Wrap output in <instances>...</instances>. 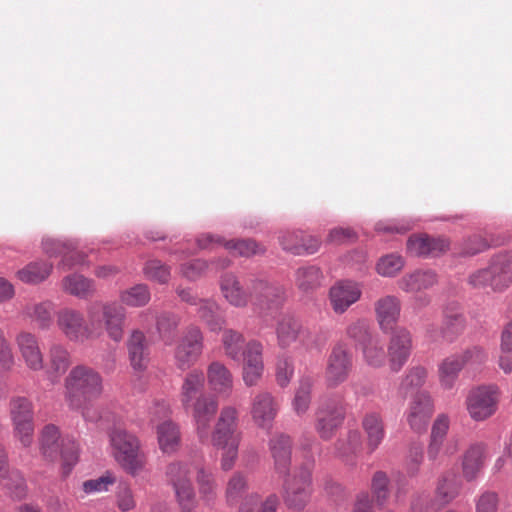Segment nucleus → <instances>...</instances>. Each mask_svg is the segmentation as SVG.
Listing matches in <instances>:
<instances>
[{
	"instance_id": "f257e3e1",
	"label": "nucleus",
	"mask_w": 512,
	"mask_h": 512,
	"mask_svg": "<svg viewBox=\"0 0 512 512\" xmlns=\"http://www.w3.org/2000/svg\"><path fill=\"white\" fill-rule=\"evenodd\" d=\"M87 317L74 308L65 307L56 315V324L64 337L83 344L97 338L105 330L116 343L122 341L125 331L126 310L116 301H95L87 306Z\"/></svg>"
},
{
	"instance_id": "f03ea898",
	"label": "nucleus",
	"mask_w": 512,
	"mask_h": 512,
	"mask_svg": "<svg viewBox=\"0 0 512 512\" xmlns=\"http://www.w3.org/2000/svg\"><path fill=\"white\" fill-rule=\"evenodd\" d=\"M179 397L184 410L192 417L199 440L207 443L210 424L217 414L219 403L215 395L205 391V376L201 370L194 369L185 375Z\"/></svg>"
},
{
	"instance_id": "7ed1b4c3",
	"label": "nucleus",
	"mask_w": 512,
	"mask_h": 512,
	"mask_svg": "<svg viewBox=\"0 0 512 512\" xmlns=\"http://www.w3.org/2000/svg\"><path fill=\"white\" fill-rule=\"evenodd\" d=\"M103 390L102 375L90 366L77 365L64 379V399L69 408H79L97 400Z\"/></svg>"
},
{
	"instance_id": "20e7f679",
	"label": "nucleus",
	"mask_w": 512,
	"mask_h": 512,
	"mask_svg": "<svg viewBox=\"0 0 512 512\" xmlns=\"http://www.w3.org/2000/svg\"><path fill=\"white\" fill-rule=\"evenodd\" d=\"M238 409L232 405L221 408L214 428L210 427V438L207 443L221 449V468L230 470L238 456L240 436L238 428Z\"/></svg>"
},
{
	"instance_id": "39448f33",
	"label": "nucleus",
	"mask_w": 512,
	"mask_h": 512,
	"mask_svg": "<svg viewBox=\"0 0 512 512\" xmlns=\"http://www.w3.org/2000/svg\"><path fill=\"white\" fill-rule=\"evenodd\" d=\"M112 456L128 474H140L147 463V456L141 450L139 439L122 428H114L109 433Z\"/></svg>"
},
{
	"instance_id": "423d86ee",
	"label": "nucleus",
	"mask_w": 512,
	"mask_h": 512,
	"mask_svg": "<svg viewBox=\"0 0 512 512\" xmlns=\"http://www.w3.org/2000/svg\"><path fill=\"white\" fill-rule=\"evenodd\" d=\"M59 439V429L53 424L46 425L40 434V450L50 461L56 460L60 452L63 475L67 476L78 461V445L70 438L62 439L61 443Z\"/></svg>"
},
{
	"instance_id": "0eeeda50",
	"label": "nucleus",
	"mask_w": 512,
	"mask_h": 512,
	"mask_svg": "<svg viewBox=\"0 0 512 512\" xmlns=\"http://www.w3.org/2000/svg\"><path fill=\"white\" fill-rule=\"evenodd\" d=\"M474 287L490 286L494 291H501L512 283V251L495 256L489 267L474 272L469 277Z\"/></svg>"
},
{
	"instance_id": "6e6552de",
	"label": "nucleus",
	"mask_w": 512,
	"mask_h": 512,
	"mask_svg": "<svg viewBox=\"0 0 512 512\" xmlns=\"http://www.w3.org/2000/svg\"><path fill=\"white\" fill-rule=\"evenodd\" d=\"M345 414V405L340 398H322L314 414V429L318 436L324 441L332 439L342 426Z\"/></svg>"
},
{
	"instance_id": "1a4fd4ad",
	"label": "nucleus",
	"mask_w": 512,
	"mask_h": 512,
	"mask_svg": "<svg viewBox=\"0 0 512 512\" xmlns=\"http://www.w3.org/2000/svg\"><path fill=\"white\" fill-rule=\"evenodd\" d=\"M500 399L501 390L496 384L479 385L468 392L466 410L472 420L482 422L497 412Z\"/></svg>"
},
{
	"instance_id": "9d476101",
	"label": "nucleus",
	"mask_w": 512,
	"mask_h": 512,
	"mask_svg": "<svg viewBox=\"0 0 512 512\" xmlns=\"http://www.w3.org/2000/svg\"><path fill=\"white\" fill-rule=\"evenodd\" d=\"M312 493V464L306 463L297 468L283 484V499L292 509L302 510Z\"/></svg>"
},
{
	"instance_id": "9b49d317",
	"label": "nucleus",
	"mask_w": 512,
	"mask_h": 512,
	"mask_svg": "<svg viewBox=\"0 0 512 512\" xmlns=\"http://www.w3.org/2000/svg\"><path fill=\"white\" fill-rule=\"evenodd\" d=\"M191 464L175 461L166 469V476L173 486L177 501L183 512H192L196 507V493L191 480Z\"/></svg>"
},
{
	"instance_id": "f8f14e48",
	"label": "nucleus",
	"mask_w": 512,
	"mask_h": 512,
	"mask_svg": "<svg viewBox=\"0 0 512 512\" xmlns=\"http://www.w3.org/2000/svg\"><path fill=\"white\" fill-rule=\"evenodd\" d=\"M461 486V481L456 475L452 473L442 475L436 487L439 505L428 494H420L413 499L410 512H434L440 506L453 501L459 495Z\"/></svg>"
},
{
	"instance_id": "ddd939ff",
	"label": "nucleus",
	"mask_w": 512,
	"mask_h": 512,
	"mask_svg": "<svg viewBox=\"0 0 512 512\" xmlns=\"http://www.w3.org/2000/svg\"><path fill=\"white\" fill-rule=\"evenodd\" d=\"M203 348L204 337L200 328L194 325L187 327L174 349L175 365L181 370H187L198 361Z\"/></svg>"
},
{
	"instance_id": "4468645a",
	"label": "nucleus",
	"mask_w": 512,
	"mask_h": 512,
	"mask_svg": "<svg viewBox=\"0 0 512 512\" xmlns=\"http://www.w3.org/2000/svg\"><path fill=\"white\" fill-rule=\"evenodd\" d=\"M251 298L254 309L261 316L275 314L284 300V289L277 284L257 280L251 288Z\"/></svg>"
},
{
	"instance_id": "2eb2a0df",
	"label": "nucleus",
	"mask_w": 512,
	"mask_h": 512,
	"mask_svg": "<svg viewBox=\"0 0 512 512\" xmlns=\"http://www.w3.org/2000/svg\"><path fill=\"white\" fill-rule=\"evenodd\" d=\"M353 368V355L344 344H336L327 359L325 379L329 387H338L344 383Z\"/></svg>"
},
{
	"instance_id": "dca6fc26",
	"label": "nucleus",
	"mask_w": 512,
	"mask_h": 512,
	"mask_svg": "<svg viewBox=\"0 0 512 512\" xmlns=\"http://www.w3.org/2000/svg\"><path fill=\"white\" fill-rule=\"evenodd\" d=\"M279 402L267 391L258 392L251 401L250 415L256 427L269 432L279 412Z\"/></svg>"
},
{
	"instance_id": "f3484780",
	"label": "nucleus",
	"mask_w": 512,
	"mask_h": 512,
	"mask_svg": "<svg viewBox=\"0 0 512 512\" xmlns=\"http://www.w3.org/2000/svg\"><path fill=\"white\" fill-rule=\"evenodd\" d=\"M433 412V400L429 393L418 392L409 403L406 411V421L414 432L422 433L427 430Z\"/></svg>"
},
{
	"instance_id": "a211bd4d",
	"label": "nucleus",
	"mask_w": 512,
	"mask_h": 512,
	"mask_svg": "<svg viewBox=\"0 0 512 512\" xmlns=\"http://www.w3.org/2000/svg\"><path fill=\"white\" fill-rule=\"evenodd\" d=\"M197 242L201 249H214L217 246H224L233 255L242 257H251L265 251L262 245L251 239L225 241L220 236L203 234Z\"/></svg>"
},
{
	"instance_id": "6ab92c4d",
	"label": "nucleus",
	"mask_w": 512,
	"mask_h": 512,
	"mask_svg": "<svg viewBox=\"0 0 512 512\" xmlns=\"http://www.w3.org/2000/svg\"><path fill=\"white\" fill-rule=\"evenodd\" d=\"M278 344L282 348L299 341L307 349L312 348V333L293 317L284 316L276 327Z\"/></svg>"
},
{
	"instance_id": "aec40b11",
	"label": "nucleus",
	"mask_w": 512,
	"mask_h": 512,
	"mask_svg": "<svg viewBox=\"0 0 512 512\" xmlns=\"http://www.w3.org/2000/svg\"><path fill=\"white\" fill-rule=\"evenodd\" d=\"M15 343L26 367L34 372L44 368V355L37 336L29 331L17 333Z\"/></svg>"
},
{
	"instance_id": "412c9836",
	"label": "nucleus",
	"mask_w": 512,
	"mask_h": 512,
	"mask_svg": "<svg viewBox=\"0 0 512 512\" xmlns=\"http://www.w3.org/2000/svg\"><path fill=\"white\" fill-rule=\"evenodd\" d=\"M412 350V336L405 328L396 329L389 341L388 357L390 368L398 372L407 362Z\"/></svg>"
},
{
	"instance_id": "4be33fe9",
	"label": "nucleus",
	"mask_w": 512,
	"mask_h": 512,
	"mask_svg": "<svg viewBox=\"0 0 512 512\" xmlns=\"http://www.w3.org/2000/svg\"><path fill=\"white\" fill-rule=\"evenodd\" d=\"M263 346L258 341H250L243 352V381L251 387L257 385L264 371Z\"/></svg>"
},
{
	"instance_id": "5701e85b",
	"label": "nucleus",
	"mask_w": 512,
	"mask_h": 512,
	"mask_svg": "<svg viewBox=\"0 0 512 512\" xmlns=\"http://www.w3.org/2000/svg\"><path fill=\"white\" fill-rule=\"evenodd\" d=\"M374 312L380 329L388 332L400 319L401 301L395 295H384L375 301Z\"/></svg>"
},
{
	"instance_id": "b1692460",
	"label": "nucleus",
	"mask_w": 512,
	"mask_h": 512,
	"mask_svg": "<svg viewBox=\"0 0 512 512\" xmlns=\"http://www.w3.org/2000/svg\"><path fill=\"white\" fill-rule=\"evenodd\" d=\"M362 294L359 283L342 281L331 287L329 292L332 309L337 314L344 313L352 304L356 303Z\"/></svg>"
},
{
	"instance_id": "393cba45",
	"label": "nucleus",
	"mask_w": 512,
	"mask_h": 512,
	"mask_svg": "<svg viewBox=\"0 0 512 512\" xmlns=\"http://www.w3.org/2000/svg\"><path fill=\"white\" fill-rule=\"evenodd\" d=\"M487 445L482 442L471 444L461 458L462 476L467 482L476 480L487 458Z\"/></svg>"
},
{
	"instance_id": "a878e982",
	"label": "nucleus",
	"mask_w": 512,
	"mask_h": 512,
	"mask_svg": "<svg viewBox=\"0 0 512 512\" xmlns=\"http://www.w3.org/2000/svg\"><path fill=\"white\" fill-rule=\"evenodd\" d=\"M129 360L132 368L137 372L144 371L149 362V346L145 334L134 330L127 342Z\"/></svg>"
},
{
	"instance_id": "bb28decb",
	"label": "nucleus",
	"mask_w": 512,
	"mask_h": 512,
	"mask_svg": "<svg viewBox=\"0 0 512 512\" xmlns=\"http://www.w3.org/2000/svg\"><path fill=\"white\" fill-rule=\"evenodd\" d=\"M284 250L296 255L313 254L318 251L320 241L318 238L305 235L302 232H287L280 237Z\"/></svg>"
},
{
	"instance_id": "cd10ccee",
	"label": "nucleus",
	"mask_w": 512,
	"mask_h": 512,
	"mask_svg": "<svg viewBox=\"0 0 512 512\" xmlns=\"http://www.w3.org/2000/svg\"><path fill=\"white\" fill-rule=\"evenodd\" d=\"M269 446L275 470L279 474H287L291 464L292 440L290 436L283 433L276 434L271 438Z\"/></svg>"
},
{
	"instance_id": "c85d7f7f",
	"label": "nucleus",
	"mask_w": 512,
	"mask_h": 512,
	"mask_svg": "<svg viewBox=\"0 0 512 512\" xmlns=\"http://www.w3.org/2000/svg\"><path fill=\"white\" fill-rule=\"evenodd\" d=\"M437 283V275L432 270L418 269L402 276L397 284L406 293H419L433 287Z\"/></svg>"
},
{
	"instance_id": "c756f323",
	"label": "nucleus",
	"mask_w": 512,
	"mask_h": 512,
	"mask_svg": "<svg viewBox=\"0 0 512 512\" xmlns=\"http://www.w3.org/2000/svg\"><path fill=\"white\" fill-rule=\"evenodd\" d=\"M208 384L217 394H230L233 389V375L221 362L213 361L207 367Z\"/></svg>"
},
{
	"instance_id": "7c9ffc66",
	"label": "nucleus",
	"mask_w": 512,
	"mask_h": 512,
	"mask_svg": "<svg viewBox=\"0 0 512 512\" xmlns=\"http://www.w3.org/2000/svg\"><path fill=\"white\" fill-rule=\"evenodd\" d=\"M220 289L224 298L235 307H245L250 296L244 291L238 278L232 273L222 275Z\"/></svg>"
},
{
	"instance_id": "2f4dec72",
	"label": "nucleus",
	"mask_w": 512,
	"mask_h": 512,
	"mask_svg": "<svg viewBox=\"0 0 512 512\" xmlns=\"http://www.w3.org/2000/svg\"><path fill=\"white\" fill-rule=\"evenodd\" d=\"M157 440L160 450L164 454H173L180 447V431L171 420H165L156 426Z\"/></svg>"
},
{
	"instance_id": "473e14b6",
	"label": "nucleus",
	"mask_w": 512,
	"mask_h": 512,
	"mask_svg": "<svg viewBox=\"0 0 512 512\" xmlns=\"http://www.w3.org/2000/svg\"><path fill=\"white\" fill-rule=\"evenodd\" d=\"M61 285L63 291L80 299H87L96 292L94 280L80 274H70L64 277Z\"/></svg>"
},
{
	"instance_id": "72a5a7b5",
	"label": "nucleus",
	"mask_w": 512,
	"mask_h": 512,
	"mask_svg": "<svg viewBox=\"0 0 512 512\" xmlns=\"http://www.w3.org/2000/svg\"><path fill=\"white\" fill-rule=\"evenodd\" d=\"M53 264L45 260H36L28 263L16 272V277L26 284H39L51 274Z\"/></svg>"
},
{
	"instance_id": "f704fd0d",
	"label": "nucleus",
	"mask_w": 512,
	"mask_h": 512,
	"mask_svg": "<svg viewBox=\"0 0 512 512\" xmlns=\"http://www.w3.org/2000/svg\"><path fill=\"white\" fill-rule=\"evenodd\" d=\"M0 485L21 495L24 491V479L16 470H10L5 447L0 443Z\"/></svg>"
},
{
	"instance_id": "c9c22d12",
	"label": "nucleus",
	"mask_w": 512,
	"mask_h": 512,
	"mask_svg": "<svg viewBox=\"0 0 512 512\" xmlns=\"http://www.w3.org/2000/svg\"><path fill=\"white\" fill-rule=\"evenodd\" d=\"M362 427L367 436V447L372 453L379 447L385 436L383 419L376 412L367 413L362 420Z\"/></svg>"
},
{
	"instance_id": "e433bc0d",
	"label": "nucleus",
	"mask_w": 512,
	"mask_h": 512,
	"mask_svg": "<svg viewBox=\"0 0 512 512\" xmlns=\"http://www.w3.org/2000/svg\"><path fill=\"white\" fill-rule=\"evenodd\" d=\"M463 368V362H461L456 353L444 358L438 366V377L441 387L445 390L452 389Z\"/></svg>"
},
{
	"instance_id": "4c0bfd02",
	"label": "nucleus",
	"mask_w": 512,
	"mask_h": 512,
	"mask_svg": "<svg viewBox=\"0 0 512 512\" xmlns=\"http://www.w3.org/2000/svg\"><path fill=\"white\" fill-rule=\"evenodd\" d=\"M314 383L315 380L311 376H303L299 380L292 400V409L297 416H303L308 412L312 400Z\"/></svg>"
},
{
	"instance_id": "58836bf2",
	"label": "nucleus",
	"mask_w": 512,
	"mask_h": 512,
	"mask_svg": "<svg viewBox=\"0 0 512 512\" xmlns=\"http://www.w3.org/2000/svg\"><path fill=\"white\" fill-rule=\"evenodd\" d=\"M362 355L368 366L379 368L386 362V352L384 343L379 335L367 338V341L361 346Z\"/></svg>"
},
{
	"instance_id": "ea45409f",
	"label": "nucleus",
	"mask_w": 512,
	"mask_h": 512,
	"mask_svg": "<svg viewBox=\"0 0 512 512\" xmlns=\"http://www.w3.org/2000/svg\"><path fill=\"white\" fill-rule=\"evenodd\" d=\"M43 250L49 257L61 256L62 259L59 263V267L64 269H70L76 263L83 261V256L79 254V260L68 263V254L73 250L72 241H60L56 239L47 238L43 241Z\"/></svg>"
},
{
	"instance_id": "a19ab883",
	"label": "nucleus",
	"mask_w": 512,
	"mask_h": 512,
	"mask_svg": "<svg viewBox=\"0 0 512 512\" xmlns=\"http://www.w3.org/2000/svg\"><path fill=\"white\" fill-rule=\"evenodd\" d=\"M53 304L49 301L29 303L23 308V315L36 322L39 329L46 330L52 323Z\"/></svg>"
},
{
	"instance_id": "79ce46f5",
	"label": "nucleus",
	"mask_w": 512,
	"mask_h": 512,
	"mask_svg": "<svg viewBox=\"0 0 512 512\" xmlns=\"http://www.w3.org/2000/svg\"><path fill=\"white\" fill-rule=\"evenodd\" d=\"M466 326L465 317L459 310L447 309L444 316L442 337L447 341H453L463 333Z\"/></svg>"
},
{
	"instance_id": "37998d69",
	"label": "nucleus",
	"mask_w": 512,
	"mask_h": 512,
	"mask_svg": "<svg viewBox=\"0 0 512 512\" xmlns=\"http://www.w3.org/2000/svg\"><path fill=\"white\" fill-rule=\"evenodd\" d=\"M361 445L360 432L351 430L345 437L338 439L335 443L336 454L345 461H350L360 451Z\"/></svg>"
},
{
	"instance_id": "c03bdc74",
	"label": "nucleus",
	"mask_w": 512,
	"mask_h": 512,
	"mask_svg": "<svg viewBox=\"0 0 512 512\" xmlns=\"http://www.w3.org/2000/svg\"><path fill=\"white\" fill-rule=\"evenodd\" d=\"M224 353L227 357L232 359H240L243 355L245 346V339L243 335L233 329H225L221 338Z\"/></svg>"
},
{
	"instance_id": "a18cd8bd",
	"label": "nucleus",
	"mask_w": 512,
	"mask_h": 512,
	"mask_svg": "<svg viewBox=\"0 0 512 512\" xmlns=\"http://www.w3.org/2000/svg\"><path fill=\"white\" fill-rule=\"evenodd\" d=\"M198 315L207 324L211 331H217L225 324V320L218 314L219 306L211 300H198Z\"/></svg>"
},
{
	"instance_id": "49530a36",
	"label": "nucleus",
	"mask_w": 512,
	"mask_h": 512,
	"mask_svg": "<svg viewBox=\"0 0 512 512\" xmlns=\"http://www.w3.org/2000/svg\"><path fill=\"white\" fill-rule=\"evenodd\" d=\"M295 277L297 287L303 292H309L320 286L322 273L316 266H307L299 268Z\"/></svg>"
},
{
	"instance_id": "de8ad7c7",
	"label": "nucleus",
	"mask_w": 512,
	"mask_h": 512,
	"mask_svg": "<svg viewBox=\"0 0 512 512\" xmlns=\"http://www.w3.org/2000/svg\"><path fill=\"white\" fill-rule=\"evenodd\" d=\"M119 298L124 305L142 307L150 301V291L146 285L137 284L129 289L123 290Z\"/></svg>"
},
{
	"instance_id": "09e8293b",
	"label": "nucleus",
	"mask_w": 512,
	"mask_h": 512,
	"mask_svg": "<svg viewBox=\"0 0 512 512\" xmlns=\"http://www.w3.org/2000/svg\"><path fill=\"white\" fill-rule=\"evenodd\" d=\"M70 365V353L61 344H53L49 349V372L63 374Z\"/></svg>"
},
{
	"instance_id": "8fccbe9b",
	"label": "nucleus",
	"mask_w": 512,
	"mask_h": 512,
	"mask_svg": "<svg viewBox=\"0 0 512 512\" xmlns=\"http://www.w3.org/2000/svg\"><path fill=\"white\" fill-rule=\"evenodd\" d=\"M9 414L12 422L33 420V405L26 397H12L9 402Z\"/></svg>"
},
{
	"instance_id": "3c124183",
	"label": "nucleus",
	"mask_w": 512,
	"mask_h": 512,
	"mask_svg": "<svg viewBox=\"0 0 512 512\" xmlns=\"http://www.w3.org/2000/svg\"><path fill=\"white\" fill-rule=\"evenodd\" d=\"M248 490L247 477L241 473H234L229 479L226 486V499L231 505L236 504L245 495Z\"/></svg>"
},
{
	"instance_id": "603ef678",
	"label": "nucleus",
	"mask_w": 512,
	"mask_h": 512,
	"mask_svg": "<svg viewBox=\"0 0 512 512\" xmlns=\"http://www.w3.org/2000/svg\"><path fill=\"white\" fill-rule=\"evenodd\" d=\"M404 265L405 261L402 256L391 253L378 260L376 271L383 277H394L403 269Z\"/></svg>"
},
{
	"instance_id": "864d4df0",
	"label": "nucleus",
	"mask_w": 512,
	"mask_h": 512,
	"mask_svg": "<svg viewBox=\"0 0 512 512\" xmlns=\"http://www.w3.org/2000/svg\"><path fill=\"white\" fill-rule=\"evenodd\" d=\"M389 477L383 471H377L371 479V491L373 497L379 506H383L390 496Z\"/></svg>"
},
{
	"instance_id": "5fc2aeb1",
	"label": "nucleus",
	"mask_w": 512,
	"mask_h": 512,
	"mask_svg": "<svg viewBox=\"0 0 512 512\" xmlns=\"http://www.w3.org/2000/svg\"><path fill=\"white\" fill-rule=\"evenodd\" d=\"M196 480L201 497L206 501L213 500L217 494V484L213 473L205 468H199Z\"/></svg>"
},
{
	"instance_id": "6e6d98bb",
	"label": "nucleus",
	"mask_w": 512,
	"mask_h": 512,
	"mask_svg": "<svg viewBox=\"0 0 512 512\" xmlns=\"http://www.w3.org/2000/svg\"><path fill=\"white\" fill-rule=\"evenodd\" d=\"M456 354L461 359V362H463V367L467 366L473 369L479 368L488 360L487 351L478 345L470 346L461 353Z\"/></svg>"
},
{
	"instance_id": "4d7b16f0",
	"label": "nucleus",
	"mask_w": 512,
	"mask_h": 512,
	"mask_svg": "<svg viewBox=\"0 0 512 512\" xmlns=\"http://www.w3.org/2000/svg\"><path fill=\"white\" fill-rule=\"evenodd\" d=\"M179 325V319L172 314H163L157 320V329L160 338L166 345H171L173 340V332Z\"/></svg>"
},
{
	"instance_id": "13d9d810",
	"label": "nucleus",
	"mask_w": 512,
	"mask_h": 512,
	"mask_svg": "<svg viewBox=\"0 0 512 512\" xmlns=\"http://www.w3.org/2000/svg\"><path fill=\"white\" fill-rule=\"evenodd\" d=\"M346 334L349 338L357 341L360 346L367 341V338L374 337L376 335L370 332L369 322L365 319H358L350 323L346 328Z\"/></svg>"
},
{
	"instance_id": "bf43d9fd",
	"label": "nucleus",
	"mask_w": 512,
	"mask_h": 512,
	"mask_svg": "<svg viewBox=\"0 0 512 512\" xmlns=\"http://www.w3.org/2000/svg\"><path fill=\"white\" fill-rule=\"evenodd\" d=\"M14 436L23 447H29L34 440V419L27 421L12 422Z\"/></svg>"
},
{
	"instance_id": "052dcab7",
	"label": "nucleus",
	"mask_w": 512,
	"mask_h": 512,
	"mask_svg": "<svg viewBox=\"0 0 512 512\" xmlns=\"http://www.w3.org/2000/svg\"><path fill=\"white\" fill-rule=\"evenodd\" d=\"M145 274L149 279L164 284L170 278V268L159 260H151L146 264Z\"/></svg>"
},
{
	"instance_id": "680f3d73",
	"label": "nucleus",
	"mask_w": 512,
	"mask_h": 512,
	"mask_svg": "<svg viewBox=\"0 0 512 512\" xmlns=\"http://www.w3.org/2000/svg\"><path fill=\"white\" fill-rule=\"evenodd\" d=\"M116 506L122 512L131 511L136 507L133 491L126 483H122L118 486L116 492Z\"/></svg>"
},
{
	"instance_id": "e2e57ef3",
	"label": "nucleus",
	"mask_w": 512,
	"mask_h": 512,
	"mask_svg": "<svg viewBox=\"0 0 512 512\" xmlns=\"http://www.w3.org/2000/svg\"><path fill=\"white\" fill-rule=\"evenodd\" d=\"M115 481V477L112 474L106 473L97 479H90L83 482L82 488L86 494L104 492L108 491L109 487L113 485Z\"/></svg>"
},
{
	"instance_id": "0e129e2a",
	"label": "nucleus",
	"mask_w": 512,
	"mask_h": 512,
	"mask_svg": "<svg viewBox=\"0 0 512 512\" xmlns=\"http://www.w3.org/2000/svg\"><path fill=\"white\" fill-rule=\"evenodd\" d=\"M431 237L427 235H413L407 241V250L415 256H429Z\"/></svg>"
},
{
	"instance_id": "69168bd1",
	"label": "nucleus",
	"mask_w": 512,
	"mask_h": 512,
	"mask_svg": "<svg viewBox=\"0 0 512 512\" xmlns=\"http://www.w3.org/2000/svg\"><path fill=\"white\" fill-rule=\"evenodd\" d=\"M208 269L206 261L201 259L191 260L180 266V273L187 279L195 280L202 276Z\"/></svg>"
},
{
	"instance_id": "338daca9",
	"label": "nucleus",
	"mask_w": 512,
	"mask_h": 512,
	"mask_svg": "<svg viewBox=\"0 0 512 512\" xmlns=\"http://www.w3.org/2000/svg\"><path fill=\"white\" fill-rule=\"evenodd\" d=\"M427 370L424 367H414L405 376L401 383L402 389L421 387L426 380Z\"/></svg>"
},
{
	"instance_id": "774afa93",
	"label": "nucleus",
	"mask_w": 512,
	"mask_h": 512,
	"mask_svg": "<svg viewBox=\"0 0 512 512\" xmlns=\"http://www.w3.org/2000/svg\"><path fill=\"white\" fill-rule=\"evenodd\" d=\"M499 498L495 492L483 493L476 502V512H496Z\"/></svg>"
}]
</instances>
